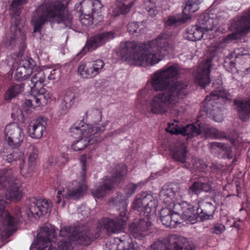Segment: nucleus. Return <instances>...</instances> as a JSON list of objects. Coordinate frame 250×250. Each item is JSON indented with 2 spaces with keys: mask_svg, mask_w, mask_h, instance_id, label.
Here are the masks:
<instances>
[{
  "mask_svg": "<svg viewBox=\"0 0 250 250\" xmlns=\"http://www.w3.org/2000/svg\"><path fill=\"white\" fill-rule=\"evenodd\" d=\"M173 250H194V246L192 242L184 239L182 244L179 245L176 241H173Z\"/></svg>",
  "mask_w": 250,
  "mask_h": 250,
  "instance_id": "obj_41",
  "label": "nucleus"
},
{
  "mask_svg": "<svg viewBox=\"0 0 250 250\" xmlns=\"http://www.w3.org/2000/svg\"><path fill=\"white\" fill-rule=\"evenodd\" d=\"M166 131L171 134H182L187 136L186 139L199 135L202 131L201 126L198 124L188 125L181 128L177 125L169 124Z\"/></svg>",
  "mask_w": 250,
  "mask_h": 250,
  "instance_id": "obj_17",
  "label": "nucleus"
},
{
  "mask_svg": "<svg viewBox=\"0 0 250 250\" xmlns=\"http://www.w3.org/2000/svg\"><path fill=\"white\" fill-rule=\"evenodd\" d=\"M216 25V21L207 13L201 15L196 24V25L198 26V28H200L207 32L212 30Z\"/></svg>",
  "mask_w": 250,
  "mask_h": 250,
  "instance_id": "obj_27",
  "label": "nucleus"
},
{
  "mask_svg": "<svg viewBox=\"0 0 250 250\" xmlns=\"http://www.w3.org/2000/svg\"><path fill=\"white\" fill-rule=\"evenodd\" d=\"M40 94L38 97H34L33 98V102L35 103L37 105H39L41 104V100L42 98H44L45 99H48L50 98V96L47 91H45L44 88H42L40 91Z\"/></svg>",
  "mask_w": 250,
  "mask_h": 250,
  "instance_id": "obj_46",
  "label": "nucleus"
},
{
  "mask_svg": "<svg viewBox=\"0 0 250 250\" xmlns=\"http://www.w3.org/2000/svg\"><path fill=\"white\" fill-rule=\"evenodd\" d=\"M12 181L13 179L11 178L8 183L9 187L7 189L5 197L8 200L14 201H19L22 196L20 186L18 183H13Z\"/></svg>",
  "mask_w": 250,
  "mask_h": 250,
  "instance_id": "obj_26",
  "label": "nucleus"
},
{
  "mask_svg": "<svg viewBox=\"0 0 250 250\" xmlns=\"http://www.w3.org/2000/svg\"><path fill=\"white\" fill-rule=\"evenodd\" d=\"M127 29L128 32L131 34L139 33L141 31V29H139L138 23L136 22L129 23L127 25Z\"/></svg>",
  "mask_w": 250,
  "mask_h": 250,
  "instance_id": "obj_50",
  "label": "nucleus"
},
{
  "mask_svg": "<svg viewBox=\"0 0 250 250\" xmlns=\"http://www.w3.org/2000/svg\"><path fill=\"white\" fill-rule=\"evenodd\" d=\"M62 192H64V189H63V190H59L58 191L57 194L58 195L56 196L57 200L56 201L57 204H59L61 201V197L60 195L62 193Z\"/></svg>",
  "mask_w": 250,
  "mask_h": 250,
  "instance_id": "obj_63",
  "label": "nucleus"
},
{
  "mask_svg": "<svg viewBox=\"0 0 250 250\" xmlns=\"http://www.w3.org/2000/svg\"><path fill=\"white\" fill-rule=\"evenodd\" d=\"M78 72L82 76V77L88 79V74L87 71V65L85 64H81L79 65L78 69Z\"/></svg>",
  "mask_w": 250,
  "mask_h": 250,
  "instance_id": "obj_52",
  "label": "nucleus"
},
{
  "mask_svg": "<svg viewBox=\"0 0 250 250\" xmlns=\"http://www.w3.org/2000/svg\"><path fill=\"white\" fill-rule=\"evenodd\" d=\"M222 97L219 95L217 91L211 92L209 96H207L205 99L207 105L210 108V106H212V108L210 109L211 113L213 116V120L218 123L221 122L223 120V114L221 111L219 109L218 103L216 102V100L219 101H222Z\"/></svg>",
  "mask_w": 250,
  "mask_h": 250,
  "instance_id": "obj_19",
  "label": "nucleus"
},
{
  "mask_svg": "<svg viewBox=\"0 0 250 250\" xmlns=\"http://www.w3.org/2000/svg\"><path fill=\"white\" fill-rule=\"evenodd\" d=\"M7 204L3 197L0 196V219H1L2 225L0 228V234L2 238H7L11 234L14 230V225L16 223L12 220L9 213L4 209Z\"/></svg>",
  "mask_w": 250,
  "mask_h": 250,
  "instance_id": "obj_13",
  "label": "nucleus"
},
{
  "mask_svg": "<svg viewBox=\"0 0 250 250\" xmlns=\"http://www.w3.org/2000/svg\"><path fill=\"white\" fill-rule=\"evenodd\" d=\"M84 180L81 178L80 181H74L72 187H70L63 196L66 199H78L82 197L86 189Z\"/></svg>",
  "mask_w": 250,
  "mask_h": 250,
  "instance_id": "obj_22",
  "label": "nucleus"
},
{
  "mask_svg": "<svg viewBox=\"0 0 250 250\" xmlns=\"http://www.w3.org/2000/svg\"><path fill=\"white\" fill-rule=\"evenodd\" d=\"M128 244L127 236L122 238L116 237L110 241L109 248L110 250H125V248Z\"/></svg>",
  "mask_w": 250,
  "mask_h": 250,
  "instance_id": "obj_35",
  "label": "nucleus"
},
{
  "mask_svg": "<svg viewBox=\"0 0 250 250\" xmlns=\"http://www.w3.org/2000/svg\"><path fill=\"white\" fill-rule=\"evenodd\" d=\"M174 37L169 33H162L147 43L127 42L122 44V58L130 65H153L171 52Z\"/></svg>",
  "mask_w": 250,
  "mask_h": 250,
  "instance_id": "obj_3",
  "label": "nucleus"
},
{
  "mask_svg": "<svg viewBox=\"0 0 250 250\" xmlns=\"http://www.w3.org/2000/svg\"><path fill=\"white\" fill-rule=\"evenodd\" d=\"M72 20V16L65 12V6L62 2L45 1L33 13L32 22L35 32L40 31L42 26L48 20L52 22L63 23L65 27H70Z\"/></svg>",
  "mask_w": 250,
  "mask_h": 250,
  "instance_id": "obj_4",
  "label": "nucleus"
},
{
  "mask_svg": "<svg viewBox=\"0 0 250 250\" xmlns=\"http://www.w3.org/2000/svg\"><path fill=\"white\" fill-rule=\"evenodd\" d=\"M144 5L149 15L153 17L157 14L158 11L155 4L150 0L145 1Z\"/></svg>",
  "mask_w": 250,
  "mask_h": 250,
  "instance_id": "obj_45",
  "label": "nucleus"
},
{
  "mask_svg": "<svg viewBox=\"0 0 250 250\" xmlns=\"http://www.w3.org/2000/svg\"><path fill=\"white\" fill-rule=\"evenodd\" d=\"M112 202L117 207V209L119 210V214L124 212L125 215H126L128 200L125 196L118 193L117 195L113 199Z\"/></svg>",
  "mask_w": 250,
  "mask_h": 250,
  "instance_id": "obj_32",
  "label": "nucleus"
},
{
  "mask_svg": "<svg viewBox=\"0 0 250 250\" xmlns=\"http://www.w3.org/2000/svg\"><path fill=\"white\" fill-rule=\"evenodd\" d=\"M225 229V226L222 224H217L210 229V232L217 234L222 233Z\"/></svg>",
  "mask_w": 250,
  "mask_h": 250,
  "instance_id": "obj_54",
  "label": "nucleus"
},
{
  "mask_svg": "<svg viewBox=\"0 0 250 250\" xmlns=\"http://www.w3.org/2000/svg\"><path fill=\"white\" fill-rule=\"evenodd\" d=\"M146 183V182L141 181L137 184H128L125 190L127 197L131 196L138 188H140L144 186Z\"/></svg>",
  "mask_w": 250,
  "mask_h": 250,
  "instance_id": "obj_42",
  "label": "nucleus"
},
{
  "mask_svg": "<svg viewBox=\"0 0 250 250\" xmlns=\"http://www.w3.org/2000/svg\"><path fill=\"white\" fill-rule=\"evenodd\" d=\"M204 162L202 160H197L195 162V167L201 170H204L207 168V166L205 164H202Z\"/></svg>",
  "mask_w": 250,
  "mask_h": 250,
  "instance_id": "obj_60",
  "label": "nucleus"
},
{
  "mask_svg": "<svg viewBox=\"0 0 250 250\" xmlns=\"http://www.w3.org/2000/svg\"><path fill=\"white\" fill-rule=\"evenodd\" d=\"M206 135L215 139H222L226 137L225 133L215 128H208L206 131Z\"/></svg>",
  "mask_w": 250,
  "mask_h": 250,
  "instance_id": "obj_43",
  "label": "nucleus"
},
{
  "mask_svg": "<svg viewBox=\"0 0 250 250\" xmlns=\"http://www.w3.org/2000/svg\"><path fill=\"white\" fill-rule=\"evenodd\" d=\"M151 226V221L149 218L144 217L139 222L132 223L130 227V230L136 239L141 240L148 235Z\"/></svg>",
  "mask_w": 250,
  "mask_h": 250,
  "instance_id": "obj_18",
  "label": "nucleus"
},
{
  "mask_svg": "<svg viewBox=\"0 0 250 250\" xmlns=\"http://www.w3.org/2000/svg\"><path fill=\"white\" fill-rule=\"evenodd\" d=\"M211 147L213 148L218 147L225 150L227 148V146L224 144L218 142H213L210 144Z\"/></svg>",
  "mask_w": 250,
  "mask_h": 250,
  "instance_id": "obj_61",
  "label": "nucleus"
},
{
  "mask_svg": "<svg viewBox=\"0 0 250 250\" xmlns=\"http://www.w3.org/2000/svg\"><path fill=\"white\" fill-rule=\"evenodd\" d=\"M186 143L177 142L171 148L170 153L172 159L178 162L185 163L187 159L188 151Z\"/></svg>",
  "mask_w": 250,
  "mask_h": 250,
  "instance_id": "obj_25",
  "label": "nucleus"
},
{
  "mask_svg": "<svg viewBox=\"0 0 250 250\" xmlns=\"http://www.w3.org/2000/svg\"><path fill=\"white\" fill-rule=\"evenodd\" d=\"M32 70L26 69L21 66L16 69L15 74V78L16 81H22L28 78L32 74Z\"/></svg>",
  "mask_w": 250,
  "mask_h": 250,
  "instance_id": "obj_39",
  "label": "nucleus"
},
{
  "mask_svg": "<svg viewBox=\"0 0 250 250\" xmlns=\"http://www.w3.org/2000/svg\"><path fill=\"white\" fill-rule=\"evenodd\" d=\"M211 190V185L208 177L200 178L193 182L188 190V193L192 195H198L202 191L209 192Z\"/></svg>",
  "mask_w": 250,
  "mask_h": 250,
  "instance_id": "obj_24",
  "label": "nucleus"
},
{
  "mask_svg": "<svg viewBox=\"0 0 250 250\" xmlns=\"http://www.w3.org/2000/svg\"><path fill=\"white\" fill-rule=\"evenodd\" d=\"M238 115L243 121H247L250 117V101H235Z\"/></svg>",
  "mask_w": 250,
  "mask_h": 250,
  "instance_id": "obj_29",
  "label": "nucleus"
},
{
  "mask_svg": "<svg viewBox=\"0 0 250 250\" xmlns=\"http://www.w3.org/2000/svg\"><path fill=\"white\" fill-rule=\"evenodd\" d=\"M28 0H13L11 4V8L13 11H16L19 6L27 3Z\"/></svg>",
  "mask_w": 250,
  "mask_h": 250,
  "instance_id": "obj_55",
  "label": "nucleus"
},
{
  "mask_svg": "<svg viewBox=\"0 0 250 250\" xmlns=\"http://www.w3.org/2000/svg\"><path fill=\"white\" fill-rule=\"evenodd\" d=\"M127 219L128 217L125 215L124 212H123L122 214H120L119 217L115 219H104L103 225L108 232L115 233L123 229Z\"/></svg>",
  "mask_w": 250,
  "mask_h": 250,
  "instance_id": "obj_20",
  "label": "nucleus"
},
{
  "mask_svg": "<svg viewBox=\"0 0 250 250\" xmlns=\"http://www.w3.org/2000/svg\"><path fill=\"white\" fill-rule=\"evenodd\" d=\"M229 29L233 32L223 39L225 43H229L240 39L250 31V8L242 12L241 16L232 20Z\"/></svg>",
  "mask_w": 250,
  "mask_h": 250,
  "instance_id": "obj_9",
  "label": "nucleus"
},
{
  "mask_svg": "<svg viewBox=\"0 0 250 250\" xmlns=\"http://www.w3.org/2000/svg\"><path fill=\"white\" fill-rule=\"evenodd\" d=\"M105 125L92 126V125L81 123V125L76 124L70 128L71 135L76 138H80L72 145V149L75 151H80L84 149L88 145H92L97 142L98 136H95L98 133L104 131Z\"/></svg>",
  "mask_w": 250,
  "mask_h": 250,
  "instance_id": "obj_6",
  "label": "nucleus"
},
{
  "mask_svg": "<svg viewBox=\"0 0 250 250\" xmlns=\"http://www.w3.org/2000/svg\"><path fill=\"white\" fill-rule=\"evenodd\" d=\"M224 66L226 70L230 73H234L237 71V67L235 66V62L232 61L229 63L225 62Z\"/></svg>",
  "mask_w": 250,
  "mask_h": 250,
  "instance_id": "obj_53",
  "label": "nucleus"
},
{
  "mask_svg": "<svg viewBox=\"0 0 250 250\" xmlns=\"http://www.w3.org/2000/svg\"><path fill=\"white\" fill-rule=\"evenodd\" d=\"M174 239V236L170 235L156 241L151 245L150 250H172Z\"/></svg>",
  "mask_w": 250,
  "mask_h": 250,
  "instance_id": "obj_28",
  "label": "nucleus"
},
{
  "mask_svg": "<svg viewBox=\"0 0 250 250\" xmlns=\"http://www.w3.org/2000/svg\"><path fill=\"white\" fill-rule=\"evenodd\" d=\"M30 76L31 77L30 81L32 83V85H30V86L31 88H36L37 89L44 83L45 75L43 71L42 70H32V74Z\"/></svg>",
  "mask_w": 250,
  "mask_h": 250,
  "instance_id": "obj_31",
  "label": "nucleus"
},
{
  "mask_svg": "<svg viewBox=\"0 0 250 250\" xmlns=\"http://www.w3.org/2000/svg\"><path fill=\"white\" fill-rule=\"evenodd\" d=\"M92 114L93 115L96 116L95 119L96 122H100L102 118V112L101 111L97 109H94L91 111Z\"/></svg>",
  "mask_w": 250,
  "mask_h": 250,
  "instance_id": "obj_58",
  "label": "nucleus"
},
{
  "mask_svg": "<svg viewBox=\"0 0 250 250\" xmlns=\"http://www.w3.org/2000/svg\"><path fill=\"white\" fill-rule=\"evenodd\" d=\"M245 55H247V54H241L240 49H238L234 51L233 56L236 59L240 58L241 60H243Z\"/></svg>",
  "mask_w": 250,
  "mask_h": 250,
  "instance_id": "obj_62",
  "label": "nucleus"
},
{
  "mask_svg": "<svg viewBox=\"0 0 250 250\" xmlns=\"http://www.w3.org/2000/svg\"><path fill=\"white\" fill-rule=\"evenodd\" d=\"M82 12L83 17L82 22L86 25L97 23L102 21L103 4L99 0H84L82 3Z\"/></svg>",
  "mask_w": 250,
  "mask_h": 250,
  "instance_id": "obj_10",
  "label": "nucleus"
},
{
  "mask_svg": "<svg viewBox=\"0 0 250 250\" xmlns=\"http://www.w3.org/2000/svg\"><path fill=\"white\" fill-rule=\"evenodd\" d=\"M57 163L58 158L55 157H49L47 162V168H49L50 167L55 166Z\"/></svg>",
  "mask_w": 250,
  "mask_h": 250,
  "instance_id": "obj_59",
  "label": "nucleus"
},
{
  "mask_svg": "<svg viewBox=\"0 0 250 250\" xmlns=\"http://www.w3.org/2000/svg\"><path fill=\"white\" fill-rule=\"evenodd\" d=\"M12 25L10 27V31L11 33H13V35L11 37V40L9 42H6L7 46L13 45L16 40V38L18 36V33H20L19 28L18 27L20 23V19L19 17H13L11 20Z\"/></svg>",
  "mask_w": 250,
  "mask_h": 250,
  "instance_id": "obj_37",
  "label": "nucleus"
},
{
  "mask_svg": "<svg viewBox=\"0 0 250 250\" xmlns=\"http://www.w3.org/2000/svg\"><path fill=\"white\" fill-rule=\"evenodd\" d=\"M189 19H190V14L183 12V15L169 17L165 22V26L167 27H174L181 23L186 22Z\"/></svg>",
  "mask_w": 250,
  "mask_h": 250,
  "instance_id": "obj_30",
  "label": "nucleus"
},
{
  "mask_svg": "<svg viewBox=\"0 0 250 250\" xmlns=\"http://www.w3.org/2000/svg\"><path fill=\"white\" fill-rule=\"evenodd\" d=\"M91 62L93 65L94 67H95L99 74L101 72L104 65V61L101 59L96 60V61Z\"/></svg>",
  "mask_w": 250,
  "mask_h": 250,
  "instance_id": "obj_51",
  "label": "nucleus"
},
{
  "mask_svg": "<svg viewBox=\"0 0 250 250\" xmlns=\"http://www.w3.org/2000/svg\"><path fill=\"white\" fill-rule=\"evenodd\" d=\"M35 66V63L34 60L28 57H27L21 60V66L25 68L33 70L34 67Z\"/></svg>",
  "mask_w": 250,
  "mask_h": 250,
  "instance_id": "obj_47",
  "label": "nucleus"
},
{
  "mask_svg": "<svg viewBox=\"0 0 250 250\" xmlns=\"http://www.w3.org/2000/svg\"><path fill=\"white\" fill-rule=\"evenodd\" d=\"M28 162H25L23 160L20 165V172L25 177L31 176L35 171L38 155V148L35 146L31 145L28 147Z\"/></svg>",
  "mask_w": 250,
  "mask_h": 250,
  "instance_id": "obj_15",
  "label": "nucleus"
},
{
  "mask_svg": "<svg viewBox=\"0 0 250 250\" xmlns=\"http://www.w3.org/2000/svg\"><path fill=\"white\" fill-rule=\"evenodd\" d=\"M24 89L23 84H15L10 86L6 91L4 99L5 101H10L17 95L21 93Z\"/></svg>",
  "mask_w": 250,
  "mask_h": 250,
  "instance_id": "obj_34",
  "label": "nucleus"
},
{
  "mask_svg": "<svg viewBox=\"0 0 250 250\" xmlns=\"http://www.w3.org/2000/svg\"><path fill=\"white\" fill-rule=\"evenodd\" d=\"M126 175V167L121 164L116 167V172L111 177L107 176L103 179L100 185L96 186L91 189L94 197H104L110 191L115 188L124 179Z\"/></svg>",
  "mask_w": 250,
  "mask_h": 250,
  "instance_id": "obj_8",
  "label": "nucleus"
},
{
  "mask_svg": "<svg viewBox=\"0 0 250 250\" xmlns=\"http://www.w3.org/2000/svg\"><path fill=\"white\" fill-rule=\"evenodd\" d=\"M202 0H185V5L183 11L184 13L191 14L199 9V5Z\"/></svg>",
  "mask_w": 250,
  "mask_h": 250,
  "instance_id": "obj_36",
  "label": "nucleus"
},
{
  "mask_svg": "<svg viewBox=\"0 0 250 250\" xmlns=\"http://www.w3.org/2000/svg\"><path fill=\"white\" fill-rule=\"evenodd\" d=\"M85 163H86V156H82L81 158V163L82 165V173H81V177L83 179L85 180L86 173H85Z\"/></svg>",
  "mask_w": 250,
  "mask_h": 250,
  "instance_id": "obj_56",
  "label": "nucleus"
},
{
  "mask_svg": "<svg viewBox=\"0 0 250 250\" xmlns=\"http://www.w3.org/2000/svg\"><path fill=\"white\" fill-rule=\"evenodd\" d=\"M198 207L197 208L198 219L201 221L210 219L213 217L214 206L208 201V198L200 199L198 201Z\"/></svg>",
  "mask_w": 250,
  "mask_h": 250,
  "instance_id": "obj_21",
  "label": "nucleus"
},
{
  "mask_svg": "<svg viewBox=\"0 0 250 250\" xmlns=\"http://www.w3.org/2000/svg\"><path fill=\"white\" fill-rule=\"evenodd\" d=\"M158 201L151 194L143 192L138 194L132 204V208L135 210L141 209L144 212V218L150 221L155 216Z\"/></svg>",
  "mask_w": 250,
  "mask_h": 250,
  "instance_id": "obj_11",
  "label": "nucleus"
},
{
  "mask_svg": "<svg viewBox=\"0 0 250 250\" xmlns=\"http://www.w3.org/2000/svg\"><path fill=\"white\" fill-rule=\"evenodd\" d=\"M100 231L98 228L93 230L89 226L83 225L63 227L60 230V236L63 238L57 244L52 241L56 236V228L47 224L41 228L31 248L37 250H73L74 242L89 245L92 241L100 236Z\"/></svg>",
  "mask_w": 250,
  "mask_h": 250,
  "instance_id": "obj_2",
  "label": "nucleus"
},
{
  "mask_svg": "<svg viewBox=\"0 0 250 250\" xmlns=\"http://www.w3.org/2000/svg\"><path fill=\"white\" fill-rule=\"evenodd\" d=\"M127 241L129 244L125 248V250H142V248L139 246L136 242H133L128 236H127Z\"/></svg>",
  "mask_w": 250,
  "mask_h": 250,
  "instance_id": "obj_48",
  "label": "nucleus"
},
{
  "mask_svg": "<svg viewBox=\"0 0 250 250\" xmlns=\"http://www.w3.org/2000/svg\"><path fill=\"white\" fill-rule=\"evenodd\" d=\"M182 196V192L178 185H171L169 187H164L159 192L160 200L166 204L165 208L160 212V220L163 225L167 227H173L175 220L172 219L171 212L174 208L171 207L173 199H177Z\"/></svg>",
  "mask_w": 250,
  "mask_h": 250,
  "instance_id": "obj_7",
  "label": "nucleus"
},
{
  "mask_svg": "<svg viewBox=\"0 0 250 250\" xmlns=\"http://www.w3.org/2000/svg\"><path fill=\"white\" fill-rule=\"evenodd\" d=\"M180 75L177 66L170 65L155 72L151 78V85L156 91L164 92L153 97L150 102L151 112L156 114H165L169 109L179 111L183 99L188 94L186 81H176Z\"/></svg>",
  "mask_w": 250,
  "mask_h": 250,
  "instance_id": "obj_1",
  "label": "nucleus"
},
{
  "mask_svg": "<svg viewBox=\"0 0 250 250\" xmlns=\"http://www.w3.org/2000/svg\"><path fill=\"white\" fill-rule=\"evenodd\" d=\"M60 75V71L59 69H53L50 71V73L48 76V79L52 80H56L59 78Z\"/></svg>",
  "mask_w": 250,
  "mask_h": 250,
  "instance_id": "obj_57",
  "label": "nucleus"
},
{
  "mask_svg": "<svg viewBox=\"0 0 250 250\" xmlns=\"http://www.w3.org/2000/svg\"><path fill=\"white\" fill-rule=\"evenodd\" d=\"M207 31L204 30H202L200 28H198V26L196 25V26L193 30H191L188 32L189 35L188 36V38L189 40L192 41L200 40L203 37L204 34Z\"/></svg>",
  "mask_w": 250,
  "mask_h": 250,
  "instance_id": "obj_40",
  "label": "nucleus"
},
{
  "mask_svg": "<svg viewBox=\"0 0 250 250\" xmlns=\"http://www.w3.org/2000/svg\"><path fill=\"white\" fill-rule=\"evenodd\" d=\"M115 37V33L111 31L97 34L91 37L87 40L85 46L78 54V56H80L81 57L86 51H92L95 50L105 42L112 40Z\"/></svg>",
  "mask_w": 250,
  "mask_h": 250,
  "instance_id": "obj_12",
  "label": "nucleus"
},
{
  "mask_svg": "<svg viewBox=\"0 0 250 250\" xmlns=\"http://www.w3.org/2000/svg\"><path fill=\"white\" fill-rule=\"evenodd\" d=\"M87 71L88 72L87 73V74H88V78H93L99 74L98 72L96 70L95 67H94V66L91 62H89L87 64Z\"/></svg>",
  "mask_w": 250,
  "mask_h": 250,
  "instance_id": "obj_49",
  "label": "nucleus"
},
{
  "mask_svg": "<svg viewBox=\"0 0 250 250\" xmlns=\"http://www.w3.org/2000/svg\"><path fill=\"white\" fill-rule=\"evenodd\" d=\"M46 125L47 119L45 118H40L31 122L28 127L29 135L33 138H41L46 130Z\"/></svg>",
  "mask_w": 250,
  "mask_h": 250,
  "instance_id": "obj_23",
  "label": "nucleus"
},
{
  "mask_svg": "<svg viewBox=\"0 0 250 250\" xmlns=\"http://www.w3.org/2000/svg\"><path fill=\"white\" fill-rule=\"evenodd\" d=\"M75 94L71 91H67L60 105L62 114H65L74 102Z\"/></svg>",
  "mask_w": 250,
  "mask_h": 250,
  "instance_id": "obj_33",
  "label": "nucleus"
},
{
  "mask_svg": "<svg viewBox=\"0 0 250 250\" xmlns=\"http://www.w3.org/2000/svg\"><path fill=\"white\" fill-rule=\"evenodd\" d=\"M12 175V170L10 169L0 170V189L7 186Z\"/></svg>",
  "mask_w": 250,
  "mask_h": 250,
  "instance_id": "obj_38",
  "label": "nucleus"
},
{
  "mask_svg": "<svg viewBox=\"0 0 250 250\" xmlns=\"http://www.w3.org/2000/svg\"><path fill=\"white\" fill-rule=\"evenodd\" d=\"M180 215V213H177L175 211H172L171 216L172 217V219H174L175 221V224L178 222V217Z\"/></svg>",
  "mask_w": 250,
  "mask_h": 250,
  "instance_id": "obj_64",
  "label": "nucleus"
},
{
  "mask_svg": "<svg viewBox=\"0 0 250 250\" xmlns=\"http://www.w3.org/2000/svg\"><path fill=\"white\" fill-rule=\"evenodd\" d=\"M133 4L134 0H132L131 2H129L127 3L123 2L118 4L117 6V9L118 10L117 15H119L120 13L122 14L127 13L129 11L130 8Z\"/></svg>",
  "mask_w": 250,
  "mask_h": 250,
  "instance_id": "obj_44",
  "label": "nucleus"
},
{
  "mask_svg": "<svg viewBox=\"0 0 250 250\" xmlns=\"http://www.w3.org/2000/svg\"><path fill=\"white\" fill-rule=\"evenodd\" d=\"M4 135L8 146H4L0 150L2 159L8 163L22 159L24 154L17 149L20 146L24 138L22 129L15 123L10 124L5 128Z\"/></svg>",
  "mask_w": 250,
  "mask_h": 250,
  "instance_id": "obj_5",
  "label": "nucleus"
},
{
  "mask_svg": "<svg viewBox=\"0 0 250 250\" xmlns=\"http://www.w3.org/2000/svg\"><path fill=\"white\" fill-rule=\"evenodd\" d=\"M212 59L210 58L201 62L194 73V80L196 83L202 87L210 83L209 74Z\"/></svg>",
  "mask_w": 250,
  "mask_h": 250,
  "instance_id": "obj_16",
  "label": "nucleus"
},
{
  "mask_svg": "<svg viewBox=\"0 0 250 250\" xmlns=\"http://www.w3.org/2000/svg\"><path fill=\"white\" fill-rule=\"evenodd\" d=\"M172 201L171 207L174 208L173 211L177 213H180L182 219L188 221L191 224H194L198 220V213L197 211H195L193 205L186 201L176 203L174 199L172 200Z\"/></svg>",
  "mask_w": 250,
  "mask_h": 250,
  "instance_id": "obj_14",
  "label": "nucleus"
}]
</instances>
